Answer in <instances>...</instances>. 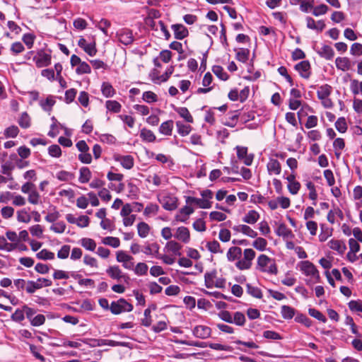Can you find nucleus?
Instances as JSON below:
<instances>
[{"instance_id": "11", "label": "nucleus", "mask_w": 362, "mask_h": 362, "mask_svg": "<svg viewBox=\"0 0 362 362\" xmlns=\"http://www.w3.org/2000/svg\"><path fill=\"white\" fill-rule=\"evenodd\" d=\"M175 238L184 243H188L190 240V233L187 228L185 226L178 227L174 234Z\"/></svg>"}, {"instance_id": "1", "label": "nucleus", "mask_w": 362, "mask_h": 362, "mask_svg": "<svg viewBox=\"0 0 362 362\" xmlns=\"http://www.w3.org/2000/svg\"><path fill=\"white\" fill-rule=\"evenodd\" d=\"M110 310L112 314L119 315L124 312H131L133 310V305L125 299L120 298L111 303Z\"/></svg>"}, {"instance_id": "59", "label": "nucleus", "mask_w": 362, "mask_h": 362, "mask_svg": "<svg viewBox=\"0 0 362 362\" xmlns=\"http://www.w3.org/2000/svg\"><path fill=\"white\" fill-rule=\"evenodd\" d=\"M158 209L159 206L157 204L151 203L145 208L144 214L147 216L154 215L157 214Z\"/></svg>"}, {"instance_id": "18", "label": "nucleus", "mask_w": 362, "mask_h": 362, "mask_svg": "<svg viewBox=\"0 0 362 362\" xmlns=\"http://www.w3.org/2000/svg\"><path fill=\"white\" fill-rule=\"evenodd\" d=\"M242 255V249L239 247H231L227 252V259L229 262L239 259Z\"/></svg>"}, {"instance_id": "46", "label": "nucleus", "mask_w": 362, "mask_h": 362, "mask_svg": "<svg viewBox=\"0 0 362 362\" xmlns=\"http://www.w3.org/2000/svg\"><path fill=\"white\" fill-rule=\"evenodd\" d=\"M55 104V100H54L52 96H48L45 100H42L40 102V105L42 108L45 111L51 110L52 106Z\"/></svg>"}, {"instance_id": "49", "label": "nucleus", "mask_w": 362, "mask_h": 362, "mask_svg": "<svg viewBox=\"0 0 362 362\" xmlns=\"http://www.w3.org/2000/svg\"><path fill=\"white\" fill-rule=\"evenodd\" d=\"M17 219L19 222L29 223L31 217L25 209H22L17 212Z\"/></svg>"}, {"instance_id": "43", "label": "nucleus", "mask_w": 362, "mask_h": 362, "mask_svg": "<svg viewBox=\"0 0 362 362\" xmlns=\"http://www.w3.org/2000/svg\"><path fill=\"white\" fill-rule=\"evenodd\" d=\"M104 245H110L114 248H117L120 245V240L118 238L115 237H105L102 240Z\"/></svg>"}, {"instance_id": "32", "label": "nucleus", "mask_w": 362, "mask_h": 362, "mask_svg": "<svg viewBox=\"0 0 362 362\" xmlns=\"http://www.w3.org/2000/svg\"><path fill=\"white\" fill-rule=\"evenodd\" d=\"M91 177V173L88 168L82 167L80 169V175L78 177V180L81 183H86L88 182Z\"/></svg>"}, {"instance_id": "47", "label": "nucleus", "mask_w": 362, "mask_h": 362, "mask_svg": "<svg viewBox=\"0 0 362 362\" xmlns=\"http://www.w3.org/2000/svg\"><path fill=\"white\" fill-rule=\"evenodd\" d=\"M42 288V285L34 281H28L25 291L28 293H33L36 290Z\"/></svg>"}, {"instance_id": "55", "label": "nucleus", "mask_w": 362, "mask_h": 362, "mask_svg": "<svg viewBox=\"0 0 362 362\" xmlns=\"http://www.w3.org/2000/svg\"><path fill=\"white\" fill-rule=\"evenodd\" d=\"M48 153L52 157L59 158L62 155V150L59 145L53 144L49 146Z\"/></svg>"}, {"instance_id": "41", "label": "nucleus", "mask_w": 362, "mask_h": 362, "mask_svg": "<svg viewBox=\"0 0 362 362\" xmlns=\"http://www.w3.org/2000/svg\"><path fill=\"white\" fill-rule=\"evenodd\" d=\"M345 146V143L343 139L337 138L334 140L333 143V147L335 150V155L337 158H339L341 155V151L344 149Z\"/></svg>"}, {"instance_id": "33", "label": "nucleus", "mask_w": 362, "mask_h": 362, "mask_svg": "<svg viewBox=\"0 0 362 362\" xmlns=\"http://www.w3.org/2000/svg\"><path fill=\"white\" fill-rule=\"evenodd\" d=\"M105 107L107 110L115 113L119 112L122 108L120 103L116 100H107L105 103Z\"/></svg>"}, {"instance_id": "26", "label": "nucleus", "mask_w": 362, "mask_h": 362, "mask_svg": "<svg viewBox=\"0 0 362 362\" xmlns=\"http://www.w3.org/2000/svg\"><path fill=\"white\" fill-rule=\"evenodd\" d=\"M281 314L284 319L291 320L295 316L296 310L293 308L284 305L281 308Z\"/></svg>"}, {"instance_id": "51", "label": "nucleus", "mask_w": 362, "mask_h": 362, "mask_svg": "<svg viewBox=\"0 0 362 362\" xmlns=\"http://www.w3.org/2000/svg\"><path fill=\"white\" fill-rule=\"evenodd\" d=\"M19 133V129L17 126L12 125L6 128L4 131V135L7 138H15Z\"/></svg>"}, {"instance_id": "9", "label": "nucleus", "mask_w": 362, "mask_h": 362, "mask_svg": "<svg viewBox=\"0 0 362 362\" xmlns=\"http://www.w3.org/2000/svg\"><path fill=\"white\" fill-rule=\"evenodd\" d=\"M114 158L115 160L119 162L126 169L129 170L134 166V158L130 155L122 156L117 154L114 156Z\"/></svg>"}, {"instance_id": "37", "label": "nucleus", "mask_w": 362, "mask_h": 362, "mask_svg": "<svg viewBox=\"0 0 362 362\" xmlns=\"http://www.w3.org/2000/svg\"><path fill=\"white\" fill-rule=\"evenodd\" d=\"M176 126L177 127V132L182 136L188 135L192 130L190 125L185 124L179 121L176 122Z\"/></svg>"}, {"instance_id": "42", "label": "nucleus", "mask_w": 362, "mask_h": 362, "mask_svg": "<svg viewBox=\"0 0 362 362\" xmlns=\"http://www.w3.org/2000/svg\"><path fill=\"white\" fill-rule=\"evenodd\" d=\"M250 51L248 49L240 48L236 52V59L241 62H246L249 57Z\"/></svg>"}, {"instance_id": "5", "label": "nucleus", "mask_w": 362, "mask_h": 362, "mask_svg": "<svg viewBox=\"0 0 362 362\" xmlns=\"http://www.w3.org/2000/svg\"><path fill=\"white\" fill-rule=\"evenodd\" d=\"M235 149L238 159L243 160L245 165H250L253 160V156L247 153V148L237 146Z\"/></svg>"}, {"instance_id": "35", "label": "nucleus", "mask_w": 362, "mask_h": 362, "mask_svg": "<svg viewBox=\"0 0 362 362\" xmlns=\"http://www.w3.org/2000/svg\"><path fill=\"white\" fill-rule=\"evenodd\" d=\"M137 230H138V235L141 238H144L147 237V235H148L149 231H150V227L146 223L140 222L137 225Z\"/></svg>"}, {"instance_id": "8", "label": "nucleus", "mask_w": 362, "mask_h": 362, "mask_svg": "<svg viewBox=\"0 0 362 362\" xmlns=\"http://www.w3.org/2000/svg\"><path fill=\"white\" fill-rule=\"evenodd\" d=\"M211 328L204 325H197L194 327L192 333L194 336L199 339H206L211 335Z\"/></svg>"}, {"instance_id": "10", "label": "nucleus", "mask_w": 362, "mask_h": 362, "mask_svg": "<svg viewBox=\"0 0 362 362\" xmlns=\"http://www.w3.org/2000/svg\"><path fill=\"white\" fill-rule=\"evenodd\" d=\"M171 28L175 38L177 40H182L189 35L187 28L182 24H173L171 25Z\"/></svg>"}, {"instance_id": "64", "label": "nucleus", "mask_w": 362, "mask_h": 362, "mask_svg": "<svg viewBox=\"0 0 362 362\" xmlns=\"http://www.w3.org/2000/svg\"><path fill=\"white\" fill-rule=\"evenodd\" d=\"M349 308L352 311L362 312V301L351 300L349 303Z\"/></svg>"}, {"instance_id": "52", "label": "nucleus", "mask_w": 362, "mask_h": 362, "mask_svg": "<svg viewBox=\"0 0 362 362\" xmlns=\"http://www.w3.org/2000/svg\"><path fill=\"white\" fill-rule=\"evenodd\" d=\"M116 259L118 262L125 263L132 260L133 257L127 255L124 251L119 250L117 252Z\"/></svg>"}, {"instance_id": "4", "label": "nucleus", "mask_w": 362, "mask_h": 362, "mask_svg": "<svg viewBox=\"0 0 362 362\" xmlns=\"http://www.w3.org/2000/svg\"><path fill=\"white\" fill-rule=\"evenodd\" d=\"M118 40L124 45H131L134 42L132 31L127 28H122L117 32Z\"/></svg>"}, {"instance_id": "34", "label": "nucleus", "mask_w": 362, "mask_h": 362, "mask_svg": "<svg viewBox=\"0 0 362 362\" xmlns=\"http://www.w3.org/2000/svg\"><path fill=\"white\" fill-rule=\"evenodd\" d=\"M272 262V259L266 255H260L257 258V266L262 272V269H266Z\"/></svg>"}, {"instance_id": "2", "label": "nucleus", "mask_w": 362, "mask_h": 362, "mask_svg": "<svg viewBox=\"0 0 362 362\" xmlns=\"http://www.w3.org/2000/svg\"><path fill=\"white\" fill-rule=\"evenodd\" d=\"M300 270L307 276H311L316 279L317 281L320 280V274L315 266L309 261H302L298 264Z\"/></svg>"}, {"instance_id": "23", "label": "nucleus", "mask_w": 362, "mask_h": 362, "mask_svg": "<svg viewBox=\"0 0 362 362\" xmlns=\"http://www.w3.org/2000/svg\"><path fill=\"white\" fill-rule=\"evenodd\" d=\"M321 57H323L327 60H330L334 55L333 49L329 45H323L321 49L317 52Z\"/></svg>"}, {"instance_id": "25", "label": "nucleus", "mask_w": 362, "mask_h": 362, "mask_svg": "<svg viewBox=\"0 0 362 362\" xmlns=\"http://www.w3.org/2000/svg\"><path fill=\"white\" fill-rule=\"evenodd\" d=\"M259 218V214L255 210H250L243 217V221L248 224L255 223Z\"/></svg>"}, {"instance_id": "57", "label": "nucleus", "mask_w": 362, "mask_h": 362, "mask_svg": "<svg viewBox=\"0 0 362 362\" xmlns=\"http://www.w3.org/2000/svg\"><path fill=\"white\" fill-rule=\"evenodd\" d=\"M336 129L341 133H344L347 130V124L344 117H339L335 122Z\"/></svg>"}, {"instance_id": "36", "label": "nucleus", "mask_w": 362, "mask_h": 362, "mask_svg": "<svg viewBox=\"0 0 362 362\" xmlns=\"http://www.w3.org/2000/svg\"><path fill=\"white\" fill-rule=\"evenodd\" d=\"M176 112L180 115L181 117L185 119V120L187 122L192 123L193 117L189 113L188 109L187 107H178L176 110Z\"/></svg>"}, {"instance_id": "56", "label": "nucleus", "mask_w": 362, "mask_h": 362, "mask_svg": "<svg viewBox=\"0 0 362 362\" xmlns=\"http://www.w3.org/2000/svg\"><path fill=\"white\" fill-rule=\"evenodd\" d=\"M76 72L78 74H90L91 72V68L85 62H81L76 69Z\"/></svg>"}, {"instance_id": "48", "label": "nucleus", "mask_w": 362, "mask_h": 362, "mask_svg": "<svg viewBox=\"0 0 362 362\" xmlns=\"http://www.w3.org/2000/svg\"><path fill=\"white\" fill-rule=\"evenodd\" d=\"M308 313L310 316L318 320L319 321H321L324 323L327 322L326 317L321 312L315 308H309Z\"/></svg>"}, {"instance_id": "44", "label": "nucleus", "mask_w": 362, "mask_h": 362, "mask_svg": "<svg viewBox=\"0 0 362 362\" xmlns=\"http://www.w3.org/2000/svg\"><path fill=\"white\" fill-rule=\"evenodd\" d=\"M36 257L39 259H53L54 258V253L46 249H43L36 254Z\"/></svg>"}, {"instance_id": "6", "label": "nucleus", "mask_w": 362, "mask_h": 362, "mask_svg": "<svg viewBox=\"0 0 362 362\" xmlns=\"http://www.w3.org/2000/svg\"><path fill=\"white\" fill-rule=\"evenodd\" d=\"M33 59L37 67L47 66L51 63V55L41 50Z\"/></svg>"}, {"instance_id": "19", "label": "nucleus", "mask_w": 362, "mask_h": 362, "mask_svg": "<svg viewBox=\"0 0 362 362\" xmlns=\"http://www.w3.org/2000/svg\"><path fill=\"white\" fill-rule=\"evenodd\" d=\"M276 233L279 236H281L286 239L293 238L294 236L291 230H290L284 223H281L278 226Z\"/></svg>"}, {"instance_id": "40", "label": "nucleus", "mask_w": 362, "mask_h": 362, "mask_svg": "<svg viewBox=\"0 0 362 362\" xmlns=\"http://www.w3.org/2000/svg\"><path fill=\"white\" fill-rule=\"evenodd\" d=\"M212 71L214 74L220 79L223 81H226L228 79V75L226 72L224 71L223 69L221 66H214L212 68Z\"/></svg>"}, {"instance_id": "27", "label": "nucleus", "mask_w": 362, "mask_h": 362, "mask_svg": "<svg viewBox=\"0 0 362 362\" xmlns=\"http://www.w3.org/2000/svg\"><path fill=\"white\" fill-rule=\"evenodd\" d=\"M159 249L160 246L158 243H153L152 244L146 245L143 252L149 255H154L158 258V256H159Z\"/></svg>"}, {"instance_id": "30", "label": "nucleus", "mask_w": 362, "mask_h": 362, "mask_svg": "<svg viewBox=\"0 0 362 362\" xmlns=\"http://www.w3.org/2000/svg\"><path fill=\"white\" fill-rule=\"evenodd\" d=\"M140 137L143 141L147 142H153L156 139L153 132L151 130L147 129L146 128H144L141 130Z\"/></svg>"}, {"instance_id": "22", "label": "nucleus", "mask_w": 362, "mask_h": 362, "mask_svg": "<svg viewBox=\"0 0 362 362\" xmlns=\"http://www.w3.org/2000/svg\"><path fill=\"white\" fill-rule=\"evenodd\" d=\"M335 64L338 69L343 71L349 70L351 67V62L347 57H337L335 59Z\"/></svg>"}, {"instance_id": "20", "label": "nucleus", "mask_w": 362, "mask_h": 362, "mask_svg": "<svg viewBox=\"0 0 362 362\" xmlns=\"http://www.w3.org/2000/svg\"><path fill=\"white\" fill-rule=\"evenodd\" d=\"M193 212V208L185 206L180 210V214L176 216V220L180 222H185L188 216Z\"/></svg>"}, {"instance_id": "38", "label": "nucleus", "mask_w": 362, "mask_h": 362, "mask_svg": "<svg viewBox=\"0 0 362 362\" xmlns=\"http://www.w3.org/2000/svg\"><path fill=\"white\" fill-rule=\"evenodd\" d=\"M81 245L89 251H94L96 248V243L94 240L88 238H83L81 240Z\"/></svg>"}, {"instance_id": "61", "label": "nucleus", "mask_w": 362, "mask_h": 362, "mask_svg": "<svg viewBox=\"0 0 362 362\" xmlns=\"http://www.w3.org/2000/svg\"><path fill=\"white\" fill-rule=\"evenodd\" d=\"M328 6L325 4H320L313 8V14L315 16L324 15L328 11Z\"/></svg>"}, {"instance_id": "21", "label": "nucleus", "mask_w": 362, "mask_h": 362, "mask_svg": "<svg viewBox=\"0 0 362 362\" xmlns=\"http://www.w3.org/2000/svg\"><path fill=\"white\" fill-rule=\"evenodd\" d=\"M217 272L214 269L210 272H206L204 274V284L206 288H211L214 287L216 279Z\"/></svg>"}, {"instance_id": "13", "label": "nucleus", "mask_w": 362, "mask_h": 362, "mask_svg": "<svg viewBox=\"0 0 362 362\" xmlns=\"http://www.w3.org/2000/svg\"><path fill=\"white\" fill-rule=\"evenodd\" d=\"M163 207L168 211H173L177 208V201L175 197L164 196L159 199Z\"/></svg>"}, {"instance_id": "39", "label": "nucleus", "mask_w": 362, "mask_h": 362, "mask_svg": "<svg viewBox=\"0 0 362 362\" xmlns=\"http://www.w3.org/2000/svg\"><path fill=\"white\" fill-rule=\"evenodd\" d=\"M246 318L245 315L241 312H235L232 319V323L238 326H243L245 324Z\"/></svg>"}, {"instance_id": "14", "label": "nucleus", "mask_w": 362, "mask_h": 362, "mask_svg": "<svg viewBox=\"0 0 362 362\" xmlns=\"http://www.w3.org/2000/svg\"><path fill=\"white\" fill-rule=\"evenodd\" d=\"M267 171L269 175L275 174L279 175L281 171L280 163L274 158H270L267 165Z\"/></svg>"}, {"instance_id": "54", "label": "nucleus", "mask_w": 362, "mask_h": 362, "mask_svg": "<svg viewBox=\"0 0 362 362\" xmlns=\"http://www.w3.org/2000/svg\"><path fill=\"white\" fill-rule=\"evenodd\" d=\"M267 245V240L263 238H257L252 243L254 247L259 251H264Z\"/></svg>"}, {"instance_id": "31", "label": "nucleus", "mask_w": 362, "mask_h": 362, "mask_svg": "<svg viewBox=\"0 0 362 362\" xmlns=\"http://www.w3.org/2000/svg\"><path fill=\"white\" fill-rule=\"evenodd\" d=\"M247 293L254 298L261 299L262 298V293L260 288L254 286L250 284H246Z\"/></svg>"}, {"instance_id": "29", "label": "nucleus", "mask_w": 362, "mask_h": 362, "mask_svg": "<svg viewBox=\"0 0 362 362\" xmlns=\"http://www.w3.org/2000/svg\"><path fill=\"white\" fill-rule=\"evenodd\" d=\"M103 95L106 98H112L115 94V90L108 82H103L101 86Z\"/></svg>"}, {"instance_id": "53", "label": "nucleus", "mask_w": 362, "mask_h": 362, "mask_svg": "<svg viewBox=\"0 0 362 362\" xmlns=\"http://www.w3.org/2000/svg\"><path fill=\"white\" fill-rule=\"evenodd\" d=\"M19 125L24 129H27L30 126V119L27 112H23L18 120Z\"/></svg>"}, {"instance_id": "28", "label": "nucleus", "mask_w": 362, "mask_h": 362, "mask_svg": "<svg viewBox=\"0 0 362 362\" xmlns=\"http://www.w3.org/2000/svg\"><path fill=\"white\" fill-rule=\"evenodd\" d=\"M331 91L332 87L328 84H325L319 88L317 91V95L320 100H323L329 96Z\"/></svg>"}, {"instance_id": "3", "label": "nucleus", "mask_w": 362, "mask_h": 362, "mask_svg": "<svg viewBox=\"0 0 362 362\" xmlns=\"http://www.w3.org/2000/svg\"><path fill=\"white\" fill-rule=\"evenodd\" d=\"M106 273L112 279H115L118 281H124L129 283L130 278L127 274L123 273L119 269V266H110L106 269Z\"/></svg>"}, {"instance_id": "58", "label": "nucleus", "mask_w": 362, "mask_h": 362, "mask_svg": "<svg viewBox=\"0 0 362 362\" xmlns=\"http://www.w3.org/2000/svg\"><path fill=\"white\" fill-rule=\"evenodd\" d=\"M142 98L148 103H154L158 100V96L152 91H145L143 93Z\"/></svg>"}, {"instance_id": "62", "label": "nucleus", "mask_w": 362, "mask_h": 362, "mask_svg": "<svg viewBox=\"0 0 362 362\" xmlns=\"http://www.w3.org/2000/svg\"><path fill=\"white\" fill-rule=\"evenodd\" d=\"M148 269L146 264L140 262L136 265L134 272L139 276L146 275L147 274Z\"/></svg>"}, {"instance_id": "7", "label": "nucleus", "mask_w": 362, "mask_h": 362, "mask_svg": "<svg viewBox=\"0 0 362 362\" xmlns=\"http://www.w3.org/2000/svg\"><path fill=\"white\" fill-rule=\"evenodd\" d=\"M295 69L301 77L308 78L310 76V64L308 61H302L295 66Z\"/></svg>"}, {"instance_id": "50", "label": "nucleus", "mask_w": 362, "mask_h": 362, "mask_svg": "<svg viewBox=\"0 0 362 362\" xmlns=\"http://www.w3.org/2000/svg\"><path fill=\"white\" fill-rule=\"evenodd\" d=\"M111 25L110 22L105 19L102 18L100 21L97 22L95 26L99 28L105 35H107V29Z\"/></svg>"}, {"instance_id": "16", "label": "nucleus", "mask_w": 362, "mask_h": 362, "mask_svg": "<svg viewBox=\"0 0 362 362\" xmlns=\"http://www.w3.org/2000/svg\"><path fill=\"white\" fill-rule=\"evenodd\" d=\"M328 245L332 250L338 252L339 254H343L346 250L345 243L340 240L332 239L328 243Z\"/></svg>"}, {"instance_id": "45", "label": "nucleus", "mask_w": 362, "mask_h": 362, "mask_svg": "<svg viewBox=\"0 0 362 362\" xmlns=\"http://www.w3.org/2000/svg\"><path fill=\"white\" fill-rule=\"evenodd\" d=\"M295 321L298 323L304 325L307 327H310L312 325V321L305 315L298 313L295 317Z\"/></svg>"}, {"instance_id": "15", "label": "nucleus", "mask_w": 362, "mask_h": 362, "mask_svg": "<svg viewBox=\"0 0 362 362\" xmlns=\"http://www.w3.org/2000/svg\"><path fill=\"white\" fill-rule=\"evenodd\" d=\"M182 247V245L177 242L170 240L166 243L164 250L172 252L175 256H181L180 250Z\"/></svg>"}, {"instance_id": "63", "label": "nucleus", "mask_w": 362, "mask_h": 362, "mask_svg": "<svg viewBox=\"0 0 362 362\" xmlns=\"http://www.w3.org/2000/svg\"><path fill=\"white\" fill-rule=\"evenodd\" d=\"M350 53L354 56L362 55V44L358 42L354 43L351 47Z\"/></svg>"}, {"instance_id": "12", "label": "nucleus", "mask_w": 362, "mask_h": 362, "mask_svg": "<svg viewBox=\"0 0 362 362\" xmlns=\"http://www.w3.org/2000/svg\"><path fill=\"white\" fill-rule=\"evenodd\" d=\"M186 202L188 204H196L201 209H209L212 205V202L209 200L193 197H188L186 199Z\"/></svg>"}, {"instance_id": "60", "label": "nucleus", "mask_w": 362, "mask_h": 362, "mask_svg": "<svg viewBox=\"0 0 362 362\" xmlns=\"http://www.w3.org/2000/svg\"><path fill=\"white\" fill-rule=\"evenodd\" d=\"M35 36L31 33L24 34L22 40L28 49H31L34 44Z\"/></svg>"}, {"instance_id": "17", "label": "nucleus", "mask_w": 362, "mask_h": 362, "mask_svg": "<svg viewBox=\"0 0 362 362\" xmlns=\"http://www.w3.org/2000/svg\"><path fill=\"white\" fill-rule=\"evenodd\" d=\"M233 229L235 232H242L243 233L250 238H254L257 236V233L247 225L235 226L233 227Z\"/></svg>"}, {"instance_id": "24", "label": "nucleus", "mask_w": 362, "mask_h": 362, "mask_svg": "<svg viewBox=\"0 0 362 362\" xmlns=\"http://www.w3.org/2000/svg\"><path fill=\"white\" fill-rule=\"evenodd\" d=\"M173 129V121L168 120L163 122L159 127V132L163 135L170 136Z\"/></svg>"}]
</instances>
